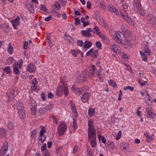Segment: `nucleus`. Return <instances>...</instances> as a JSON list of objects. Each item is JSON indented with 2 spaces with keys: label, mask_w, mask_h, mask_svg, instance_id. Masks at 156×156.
<instances>
[{
  "label": "nucleus",
  "mask_w": 156,
  "mask_h": 156,
  "mask_svg": "<svg viewBox=\"0 0 156 156\" xmlns=\"http://www.w3.org/2000/svg\"><path fill=\"white\" fill-rule=\"evenodd\" d=\"M60 81L62 86H60L58 87L56 94L57 95L60 96L64 93L65 96H66L69 94L67 84L65 82V80L63 78H61Z\"/></svg>",
  "instance_id": "1"
},
{
  "label": "nucleus",
  "mask_w": 156,
  "mask_h": 156,
  "mask_svg": "<svg viewBox=\"0 0 156 156\" xmlns=\"http://www.w3.org/2000/svg\"><path fill=\"white\" fill-rule=\"evenodd\" d=\"M148 43L147 41H144L142 44V50L144 51V52H142L141 51H140V53L141 56H142L144 55H149L151 53V51L148 48Z\"/></svg>",
  "instance_id": "2"
},
{
  "label": "nucleus",
  "mask_w": 156,
  "mask_h": 156,
  "mask_svg": "<svg viewBox=\"0 0 156 156\" xmlns=\"http://www.w3.org/2000/svg\"><path fill=\"white\" fill-rule=\"evenodd\" d=\"M6 94L11 99L13 98L18 94L16 87L14 86L12 87L10 89L9 91L6 93Z\"/></svg>",
  "instance_id": "3"
},
{
  "label": "nucleus",
  "mask_w": 156,
  "mask_h": 156,
  "mask_svg": "<svg viewBox=\"0 0 156 156\" xmlns=\"http://www.w3.org/2000/svg\"><path fill=\"white\" fill-rule=\"evenodd\" d=\"M67 129L66 125L64 123L61 124L58 129V132L60 135H63Z\"/></svg>",
  "instance_id": "4"
},
{
  "label": "nucleus",
  "mask_w": 156,
  "mask_h": 156,
  "mask_svg": "<svg viewBox=\"0 0 156 156\" xmlns=\"http://www.w3.org/2000/svg\"><path fill=\"white\" fill-rule=\"evenodd\" d=\"M30 102L31 106L30 107L31 111V114L32 115H36L37 111V103L32 99H30Z\"/></svg>",
  "instance_id": "5"
},
{
  "label": "nucleus",
  "mask_w": 156,
  "mask_h": 156,
  "mask_svg": "<svg viewBox=\"0 0 156 156\" xmlns=\"http://www.w3.org/2000/svg\"><path fill=\"white\" fill-rule=\"evenodd\" d=\"M86 72H83L77 76V83L80 84L81 82H84L85 81L86 79Z\"/></svg>",
  "instance_id": "6"
},
{
  "label": "nucleus",
  "mask_w": 156,
  "mask_h": 156,
  "mask_svg": "<svg viewBox=\"0 0 156 156\" xmlns=\"http://www.w3.org/2000/svg\"><path fill=\"white\" fill-rule=\"evenodd\" d=\"M8 143L7 142L5 141L3 144L1 149L0 156H5L8 150Z\"/></svg>",
  "instance_id": "7"
},
{
  "label": "nucleus",
  "mask_w": 156,
  "mask_h": 156,
  "mask_svg": "<svg viewBox=\"0 0 156 156\" xmlns=\"http://www.w3.org/2000/svg\"><path fill=\"white\" fill-rule=\"evenodd\" d=\"M147 22L153 25H156V18L152 15L148 14L147 16Z\"/></svg>",
  "instance_id": "8"
},
{
  "label": "nucleus",
  "mask_w": 156,
  "mask_h": 156,
  "mask_svg": "<svg viewBox=\"0 0 156 156\" xmlns=\"http://www.w3.org/2000/svg\"><path fill=\"white\" fill-rule=\"evenodd\" d=\"M92 128L93 129L91 130L88 129V139L89 141L90 140L91 138H94L96 137L95 130L94 128Z\"/></svg>",
  "instance_id": "9"
},
{
  "label": "nucleus",
  "mask_w": 156,
  "mask_h": 156,
  "mask_svg": "<svg viewBox=\"0 0 156 156\" xmlns=\"http://www.w3.org/2000/svg\"><path fill=\"white\" fill-rule=\"evenodd\" d=\"M90 96V94L88 92L84 93L81 97V100L83 103L86 102L88 101Z\"/></svg>",
  "instance_id": "10"
},
{
  "label": "nucleus",
  "mask_w": 156,
  "mask_h": 156,
  "mask_svg": "<svg viewBox=\"0 0 156 156\" xmlns=\"http://www.w3.org/2000/svg\"><path fill=\"white\" fill-rule=\"evenodd\" d=\"M146 113L147 114V116L148 118L152 119L154 114L152 112V109L151 107H149L146 108Z\"/></svg>",
  "instance_id": "11"
},
{
  "label": "nucleus",
  "mask_w": 156,
  "mask_h": 156,
  "mask_svg": "<svg viewBox=\"0 0 156 156\" xmlns=\"http://www.w3.org/2000/svg\"><path fill=\"white\" fill-rule=\"evenodd\" d=\"M0 27L4 32H7L9 31V26L7 23L1 24L0 26Z\"/></svg>",
  "instance_id": "12"
},
{
  "label": "nucleus",
  "mask_w": 156,
  "mask_h": 156,
  "mask_svg": "<svg viewBox=\"0 0 156 156\" xmlns=\"http://www.w3.org/2000/svg\"><path fill=\"white\" fill-rule=\"evenodd\" d=\"M26 5L28 9L31 13H34V7L33 3H31L28 4L27 3L26 4Z\"/></svg>",
  "instance_id": "13"
},
{
  "label": "nucleus",
  "mask_w": 156,
  "mask_h": 156,
  "mask_svg": "<svg viewBox=\"0 0 156 156\" xmlns=\"http://www.w3.org/2000/svg\"><path fill=\"white\" fill-rule=\"evenodd\" d=\"M20 19L19 17H17L15 20H12V23L14 27V29L16 28V27L18 25L19 21Z\"/></svg>",
  "instance_id": "14"
},
{
  "label": "nucleus",
  "mask_w": 156,
  "mask_h": 156,
  "mask_svg": "<svg viewBox=\"0 0 156 156\" xmlns=\"http://www.w3.org/2000/svg\"><path fill=\"white\" fill-rule=\"evenodd\" d=\"M128 144L126 142H122L120 144V147L121 149L124 152H126L127 148L128 147Z\"/></svg>",
  "instance_id": "15"
},
{
  "label": "nucleus",
  "mask_w": 156,
  "mask_h": 156,
  "mask_svg": "<svg viewBox=\"0 0 156 156\" xmlns=\"http://www.w3.org/2000/svg\"><path fill=\"white\" fill-rule=\"evenodd\" d=\"M134 2L135 3L134 7L135 8H136V9H139L142 8L140 2L139 0H134Z\"/></svg>",
  "instance_id": "16"
},
{
  "label": "nucleus",
  "mask_w": 156,
  "mask_h": 156,
  "mask_svg": "<svg viewBox=\"0 0 156 156\" xmlns=\"http://www.w3.org/2000/svg\"><path fill=\"white\" fill-rule=\"evenodd\" d=\"M108 9L109 11L114 12L117 15L119 14V13L117 9L113 6H112L111 7H109Z\"/></svg>",
  "instance_id": "17"
},
{
  "label": "nucleus",
  "mask_w": 156,
  "mask_h": 156,
  "mask_svg": "<svg viewBox=\"0 0 156 156\" xmlns=\"http://www.w3.org/2000/svg\"><path fill=\"white\" fill-rule=\"evenodd\" d=\"M91 42L88 41H86L84 42L83 48H89L92 46Z\"/></svg>",
  "instance_id": "18"
},
{
  "label": "nucleus",
  "mask_w": 156,
  "mask_h": 156,
  "mask_svg": "<svg viewBox=\"0 0 156 156\" xmlns=\"http://www.w3.org/2000/svg\"><path fill=\"white\" fill-rule=\"evenodd\" d=\"M118 45H115L114 46L113 45V48L114 49L115 53L117 54L121 55L122 52H121V51L118 49Z\"/></svg>",
  "instance_id": "19"
},
{
  "label": "nucleus",
  "mask_w": 156,
  "mask_h": 156,
  "mask_svg": "<svg viewBox=\"0 0 156 156\" xmlns=\"http://www.w3.org/2000/svg\"><path fill=\"white\" fill-rule=\"evenodd\" d=\"M19 115L22 119H24L26 117V114L24 110L18 112Z\"/></svg>",
  "instance_id": "20"
},
{
  "label": "nucleus",
  "mask_w": 156,
  "mask_h": 156,
  "mask_svg": "<svg viewBox=\"0 0 156 156\" xmlns=\"http://www.w3.org/2000/svg\"><path fill=\"white\" fill-rule=\"evenodd\" d=\"M81 34L84 37L87 36L88 37H89L91 36L90 32L87 30H82L81 31Z\"/></svg>",
  "instance_id": "21"
},
{
  "label": "nucleus",
  "mask_w": 156,
  "mask_h": 156,
  "mask_svg": "<svg viewBox=\"0 0 156 156\" xmlns=\"http://www.w3.org/2000/svg\"><path fill=\"white\" fill-rule=\"evenodd\" d=\"M94 14L96 20L98 21H100L101 19V17L98 12L95 11Z\"/></svg>",
  "instance_id": "22"
},
{
  "label": "nucleus",
  "mask_w": 156,
  "mask_h": 156,
  "mask_svg": "<svg viewBox=\"0 0 156 156\" xmlns=\"http://www.w3.org/2000/svg\"><path fill=\"white\" fill-rule=\"evenodd\" d=\"M124 20L126 21L132 25L133 24V22L132 19L128 15L124 17Z\"/></svg>",
  "instance_id": "23"
},
{
  "label": "nucleus",
  "mask_w": 156,
  "mask_h": 156,
  "mask_svg": "<svg viewBox=\"0 0 156 156\" xmlns=\"http://www.w3.org/2000/svg\"><path fill=\"white\" fill-rule=\"evenodd\" d=\"M35 69L34 65L33 64H30L29 66H28V70L30 72H32Z\"/></svg>",
  "instance_id": "24"
},
{
  "label": "nucleus",
  "mask_w": 156,
  "mask_h": 156,
  "mask_svg": "<svg viewBox=\"0 0 156 156\" xmlns=\"http://www.w3.org/2000/svg\"><path fill=\"white\" fill-rule=\"evenodd\" d=\"M17 109L18 110V112L21 111L23 110H24V108L21 103L18 104L17 105Z\"/></svg>",
  "instance_id": "25"
},
{
  "label": "nucleus",
  "mask_w": 156,
  "mask_h": 156,
  "mask_svg": "<svg viewBox=\"0 0 156 156\" xmlns=\"http://www.w3.org/2000/svg\"><path fill=\"white\" fill-rule=\"evenodd\" d=\"M108 82L109 85L113 87L114 88H115L117 87V84L113 80H110L108 81Z\"/></svg>",
  "instance_id": "26"
},
{
  "label": "nucleus",
  "mask_w": 156,
  "mask_h": 156,
  "mask_svg": "<svg viewBox=\"0 0 156 156\" xmlns=\"http://www.w3.org/2000/svg\"><path fill=\"white\" fill-rule=\"evenodd\" d=\"M32 84L33 87L34 88V89L35 90L36 89V87H35L36 85L37 84V78H34L32 80Z\"/></svg>",
  "instance_id": "27"
},
{
  "label": "nucleus",
  "mask_w": 156,
  "mask_h": 156,
  "mask_svg": "<svg viewBox=\"0 0 156 156\" xmlns=\"http://www.w3.org/2000/svg\"><path fill=\"white\" fill-rule=\"evenodd\" d=\"M13 48L12 46L10 43L9 44V47L8 48L7 51L10 54H12L13 53Z\"/></svg>",
  "instance_id": "28"
},
{
  "label": "nucleus",
  "mask_w": 156,
  "mask_h": 156,
  "mask_svg": "<svg viewBox=\"0 0 156 156\" xmlns=\"http://www.w3.org/2000/svg\"><path fill=\"white\" fill-rule=\"evenodd\" d=\"M80 52V50H75L74 49L71 50V53L73 56L74 57H76L77 55L79 54Z\"/></svg>",
  "instance_id": "29"
},
{
  "label": "nucleus",
  "mask_w": 156,
  "mask_h": 156,
  "mask_svg": "<svg viewBox=\"0 0 156 156\" xmlns=\"http://www.w3.org/2000/svg\"><path fill=\"white\" fill-rule=\"evenodd\" d=\"M13 72L16 75H19L20 74V70L16 66H15L13 67Z\"/></svg>",
  "instance_id": "30"
},
{
  "label": "nucleus",
  "mask_w": 156,
  "mask_h": 156,
  "mask_svg": "<svg viewBox=\"0 0 156 156\" xmlns=\"http://www.w3.org/2000/svg\"><path fill=\"white\" fill-rule=\"evenodd\" d=\"M4 70L5 72L8 74H10L12 72L11 69L8 66L5 67L4 68Z\"/></svg>",
  "instance_id": "31"
},
{
  "label": "nucleus",
  "mask_w": 156,
  "mask_h": 156,
  "mask_svg": "<svg viewBox=\"0 0 156 156\" xmlns=\"http://www.w3.org/2000/svg\"><path fill=\"white\" fill-rule=\"evenodd\" d=\"M0 135L2 136H5L6 135L5 132V129L3 128L0 129Z\"/></svg>",
  "instance_id": "32"
},
{
  "label": "nucleus",
  "mask_w": 156,
  "mask_h": 156,
  "mask_svg": "<svg viewBox=\"0 0 156 156\" xmlns=\"http://www.w3.org/2000/svg\"><path fill=\"white\" fill-rule=\"evenodd\" d=\"M93 124V122L92 121H88V130H91V129H93L92 128H94V127L92 125Z\"/></svg>",
  "instance_id": "33"
},
{
  "label": "nucleus",
  "mask_w": 156,
  "mask_h": 156,
  "mask_svg": "<svg viewBox=\"0 0 156 156\" xmlns=\"http://www.w3.org/2000/svg\"><path fill=\"white\" fill-rule=\"evenodd\" d=\"M95 113L94 110V109L90 108L88 110V114L90 116L93 115Z\"/></svg>",
  "instance_id": "34"
},
{
  "label": "nucleus",
  "mask_w": 156,
  "mask_h": 156,
  "mask_svg": "<svg viewBox=\"0 0 156 156\" xmlns=\"http://www.w3.org/2000/svg\"><path fill=\"white\" fill-rule=\"evenodd\" d=\"M98 50H96L93 52L92 53V56L95 58H96L99 55L98 54Z\"/></svg>",
  "instance_id": "35"
},
{
  "label": "nucleus",
  "mask_w": 156,
  "mask_h": 156,
  "mask_svg": "<svg viewBox=\"0 0 156 156\" xmlns=\"http://www.w3.org/2000/svg\"><path fill=\"white\" fill-rule=\"evenodd\" d=\"M120 13L123 18L128 15L126 11H124L123 10H121L120 12Z\"/></svg>",
  "instance_id": "36"
},
{
  "label": "nucleus",
  "mask_w": 156,
  "mask_h": 156,
  "mask_svg": "<svg viewBox=\"0 0 156 156\" xmlns=\"http://www.w3.org/2000/svg\"><path fill=\"white\" fill-rule=\"evenodd\" d=\"M138 10L139 13L141 16H144L145 14V12L144 10H143L142 8L138 9Z\"/></svg>",
  "instance_id": "37"
},
{
  "label": "nucleus",
  "mask_w": 156,
  "mask_h": 156,
  "mask_svg": "<svg viewBox=\"0 0 156 156\" xmlns=\"http://www.w3.org/2000/svg\"><path fill=\"white\" fill-rule=\"evenodd\" d=\"M53 106V105L52 104H49L47 106H46L45 107L46 108V112H48L49 110L51 109Z\"/></svg>",
  "instance_id": "38"
},
{
  "label": "nucleus",
  "mask_w": 156,
  "mask_h": 156,
  "mask_svg": "<svg viewBox=\"0 0 156 156\" xmlns=\"http://www.w3.org/2000/svg\"><path fill=\"white\" fill-rule=\"evenodd\" d=\"M101 37L102 39L106 42V43H108L109 42V41L107 37L105 35H103L100 36Z\"/></svg>",
  "instance_id": "39"
},
{
  "label": "nucleus",
  "mask_w": 156,
  "mask_h": 156,
  "mask_svg": "<svg viewBox=\"0 0 156 156\" xmlns=\"http://www.w3.org/2000/svg\"><path fill=\"white\" fill-rule=\"evenodd\" d=\"M54 6L55 7L57 8L59 10H60L61 8L60 4L57 2H55V4L54 5Z\"/></svg>",
  "instance_id": "40"
},
{
  "label": "nucleus",
  "mask_w": 156,
  "mask_h": 156,
  "mask_svg": "<svg viewBox=\"0 0 156 156\" xmlns=\"http://www.w3.org/2000/svg\"><path fill=\"white\" fill-rule=\"evenodd\" d=\"M95 45L98 48L99 50H101V44L99 41H97Z\"/></svg>",
  "instance_id": "41"
},
{
  "label": "nucleus",
  "mask_w": 156,
  "mask_h": 156,
  "mask_svg": "<svg viewBox=\"0 0 156 156\" xmlns=\"http://www.w3.org/2000/svg\"><path fill=\"white\" fill-rule=\"evenodd\" d=\"M37 133V132L36 129L34 130L31 133V137L32 138H34L35 137Z\"/></svg>",
  "instance_id": "42"
},
{
  "label": "nucleus",
  "mask_w": 156,
  "mask_h": 156,
  "mask_svg": "<svg viewBox=\"0 0 156 156\" xmlns=\"http://www.w3.org/2000/svg\"><path fill=\"white\" fill-rule=\"evenodd\" d=\"M73 126L74 129H76L77 128V125L76 120L74 119L73 120Z\"/></svg>",
  "instance_id": "43"
},
{
  "label": "nucleus",
  "mask_w": 156,
  "mask_h": 156,
  "mask_svg": "<svg viewBox=\"0 0 156 156\" xmlns=\"http://www.w3.org/2000/svg\"><path fill=\"white\" fill-rule=\"evenodd\" d=\"M46 111V109L45 107L40 108L39 110V113L41 114L44 113Z\"/></svg>",
  "instance_id": "44"
},
{
  "label": "nucleus",
  "mask_w": 156,
  "mask_h": 156,
  "mask_svg": "<svg viewBox=\"0 0 156 156\" xmlns=\"http://www.w3.org/2000/svg\"><path fill=\"white\" fill-rule=\"evenodd\" d=\"M40 127L41 128V129L40 131V133L43 134L45 133L46 132V130L44 129V126H41Z\"/></svg>",
  "instance_id": "45"
},
{
  "label": "nucleus",
  "mask_w": 156,
  "mask_h": 156,
  "mask_svg": "<svg viewBox=\"0 0 156 156\" xmlns=\"http://www.w3.org/2000/svg\"><path fill=\"white\" fill-rule=\"evenodd\" d=\"M123 89L125 90H126L129 89L130 90H131V91H133V89H134V88H133V87H132L130 86H127V87H125Z\"/></svg>",
  "instance_id": "46"
},
{
  "label": "nucleus",
  "mask_w": 156,
  "mask_h": 156,
  "mask_svg": "<svg viewBox=\"0 0 156 156\" xmlns=\"http://www.w3.org/2000/svg\"><path fill=\"white\" fill-rule=\"evenodd\" d=\"M75 22L74 23V24L76 25H77L79 24H80V20L78 17L76 18H75Z\"/></svg>",
  "instance_id": "47"
},
{
  "label": "nucleus",
  "mask_w": 156,
  "mask_h": 156,
  "mask_svg": "<svg viewBox=\"0 0 156 156\" xmlns=\"http://www.w3.org/2000/svg\"><path fill=\"white\" fill-rule=\"evenodd\" d=\"M122 136V132L121 131H119L118 132V133L117 135V136L115 138V140H119L120 138Z\"/></svg>",
  "instance_id": "48"
},
{
  "label": "nucleus",
  "mask_w": 156,
  "mask_h": 156,
  "mask_svg": "<svg viewBox=\"0 0 156 156\" xmlns=\"http://www.w3.org/2000/svg\"><path fill=\"white\" fill-rule=\"evenodd\" d=\"M107 143V145H108L110 146L112 148H114L115 145L113 142L112 141H109Z\"/></svg>",
  "instance_id": "49"
},
{
  "label": "nucleus",
  "mask_w": 156,
  "mask_h": 156,
  "mask_svg": "<svg viewBox=\"0 0 156 156\" xmlns=\"http://www.w3.org/2000/svg\"><path fill=\"white\" fill-rule=\"evenodd\" d=\"M8 127L9 129H12L13 128V125L11 122H8Z\"/></svg>",
  "instance_id": "50"
},
{
  "label": "nucleus",
  "mask_w": 156,
  "mask_h": 156,
  "mask_svg": "<svg viewBox=\"0 0 156 156\" xmlns=\"http://www.w3.org/2000/svg\"><path fill=\"white\" fill-rule=\"evenodd\" d=\"M80 88H77L76 90V91L75 92L76 95H79L81 94V92L80 91Z\"/></svg>",
  "instance_id": "51"
},
{
  "label": "nucleus",
  "mask_w": 156,
  "mask_h": 156,
  "mask_svg": "<svg viewBox=\"0 0 156 156\" xmlns=\"http://www.w3.org/2000/svg\"><path fill=\"white\" fill-rule=\"evenodd\" d=\"M44 151V152L43 153V156H49V152L47 149L45 150Z\"/></svg>",
  "instance_id": "52"
},
{
  "label": "nucleus",
  "mask_w": 156,
  "mask_h": 156,
  "mask_svg": "<svg viewBox=\"0 0 156 156\" xmlns=\"http://www.w3.org/2000/svg\"><path fill=\"white\" fill-rule=\"evenodd\" d=\"M95 70V66L94 65H93L92 66V68L90 70V72L91 73L92 76V74Z\"/></svg>",
  "instance_id": "53"
},
{
  "label": "nucleus",
  "mask_w": 156,
  "mask_h": 156,
  "mask_svg": "<svg viewBox=\"0 0 156 156\" xmlns=\"http://www.w3.org/2000/svg\"><path fill=\"white\" fill-rule=\"evenodd\" d=\"M78 45L80 47H82L83 44V42L82 40H78L77 41Z\"/></svg>",
  "instance_id": "54"
},
{
  "label": "nucleus",
  "mask_w": 156,
  "mask_h": 156,
  "mask_svg": "<svg viewBox=\"0 0 156 156\" xmlns=\"http://www.w3.org/2000/svg\"><path fill=\"white\" fill-rule=\"evenodd\" d=\"M41 97L42 98V99L44 101H45L46 100V98H45V95L44 92H42L41 94Z\"/></svg>",
  "instance_id": "55"
},
{
  "label": "nucleus",
  "mask_w": 156,
  "mask_h": 156,
  "mask_svg": "<svg viewBox=\"0 0 156 156\" xmlns=\"http://www.w3.org/2000/svg\"><path fill=\"white\" fill-rule=\"evenodd\" d=\"M94 49L93 48H91L90 50L88 52L86 53V55L87 56H90L91 54L92 51H93Z\"/></svg>",
  "instance_id": "56"
},
{
  "label": "nucleus",
  "mask_w": 156,
  "mask_h": 156,
  "mask_svg": "<svg viewBox=\"0 0 156 156\" xmlns=\"http://www.w3.org/2000/svg\"><path fill=\"white\" fill-rule=\"evenodd\" d=\"M41 10H42L44 12L45 11L47 10V9L46 8L45 6L44 5H41V7L40 8Z\"/></svg>",
  "instance_id": "57"
},
{
  "label": "nucleus",
  "mask_w": 156,
  "mask_h": 156,
  "mask_svg": "<svg viewBox=\"0 0 156 156\" xmlns=\"http://www.w3.org/2000/svg\"><path fill=\"white\" fill-rule=\"evenodd\" d=\"M138 82L142 86H144L145 85H146L147 83L146 81H144L143 82H142L140 80H138Z\"/></svg>",
  "instance_id": "58"
},
{
  "label": "nucleus",
  "mask_w": 156,
  "mask_h": 156,
  "mask_svg": "<svg viewBox=\"0 0 156 156\" xmlns=\"http://www.w3.org/2000/svg\"><path fill=\"white\" fill-rule=\"evenodd\" d=\"M46 148H47L46 144L45 143L41 147V150L42 151H43L45 150H46L47 149H46Z\"/></svg>",
  "instance_id": "59"
},
{
  "label": "nucleus",
  "mask_w": 156,
  "mask_h": 156,
  "mask_svg": "<svg viewBox=\"0 0 156 156\" xmlns=\"http://www.w3.org/2000/svg\"><path fill=\"white\" fill-rule=\"evenodd\" d=\"M87 8L88 9H90L91 8V3L89 1H88L87 2Z\"/></svg>",
  "instance_id": "60"
},
{
  "label": "nucleus",
  "mask_w": 156,
  "mask_h": 156,
  "mask_svg": "<svg viewBox=\"0 0 156 156\" xmlns=\"http://www.w3.org/2000/svg\"><path fill=\"white\" fill-rule=\"evenodd\" d=\"M54 95L51 92H49L48 94V98H54Z\"/></svg>",
  "instance_id": "61"
},
{
  "label": "nucleus",
  "mask_w": 156,
  "mask_h": 156,
  "mask_svg": "<svg viewBox=\"0 0 156 156\" xmlns=\"http://www.w3.org/2000/svg\"><path fill=\"white\" fill-rule=\"evenodd\" d=\"M87 154L88 153H92V152L90 147L89 146H88L87 147Z\"/></svg>",
  "instance_id": "62"
},
{
  "label": "nucleus",
  "mask_w": 156,
  "mask_h": 156,
  "mask_svg": "<svg viewBox=\"0 0 156 156\" xmlns=\"http://www.w3.org/2000/svg\"><path fill=\"white\" fill-rule=\"evenodd\" d=\"M8 59L9 60V62L10 64L12 63L14 60L13 58L12 57H9L8 58Z\"/></svg>",
  "instance_id": "63"
},
{
  "label": "nucleus",
  "mask_w": 156,
  "mask_h": 156,
  "mask_svg": "<svg viewBox=\"0 0 156 156\" xmlns=\"http://www.w3.org/2000/svg\"><path fill=\"white\" fill-rule=\"evenodd\" d=\"M154 139V137H152V136L151 137V136H149L146 138V140L148 142H150Z\"/></svg>",
  "instance_id": "64"
}]
</instances>
